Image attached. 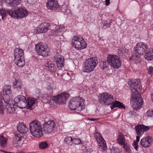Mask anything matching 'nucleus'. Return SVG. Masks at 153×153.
Segmentation results:
<instances>
[{"label": "nucleus", "mask_w": 153, "mask_h": 153, "mask_svg": "<svg viewBox=\"0 0 153 153\" xmlns=\"http://www.w3.org/2000/svg\"><path fill=\"white\" fill-rule=\"evenodd\" d=\"M128 84L132 91L131 105L134 109L140 108L143 104V100L139 92L142 88L140 80L139 79L132 80L128 81Z\"/></svg>", "instance_id": "1"}, {"label": "nucleus", "mask_w": 153, "mask_h": 153, "mask_svg": "<svg viewBox=\"0 0 153 153\" xmlns=\"http://www.w3.org/2000/svg\"><path fill=\"white\" fill-rule=\"evenodd\" d=\"M7 15H9L13 18L21 19L27 16V12L26 9L19 7L11 10H6L3 14L1 15V18L3 20L6 19V16Z\"/></svg>", "instance_id": "2"}, {"label": "nucleus", "mask_w": 153, "mask_h": 153, "mask_svg": "<svg viewBox=\"0 0 153 153\" xmlns=\"http://www.w3.org/2000/svg\"><path fill=\"white\" fill-rule=\"evenodd\" d=\"M84 101L83 99L80 97L72 98L69 102V107L71 109L81 111L85 108Z\"/></svg>", "instance_id": "3"}, {"label": "nucleus", "mask_w": 153, "mask_h": 153, "mask_svg": "<svg viewBox=\"0 0 153 153\" xmlns=\"http://www.w3.org/2000/svg\"><path fill=\"white\" fill-rule=\"evenodd\" d=\"M30 130L31 134L36 137H39L43 135L42 125L37 120L32 121L30 124Z\"/></svg>", "instance_id": "4"}, {"label": "nucleus", "mask_w": 153, "mask_h": 153, "mask_svg": "<svg viewBox=\"0 0 153 153\" xmlns=\"http://www.w3.org/2000/svg\"><path fill=\"white\" fill-rule=\"evenodd\" d=\"M97 65L96 58L92 57L86 59L84 62L82 67L83 71L89 73L93 71Z\"/></svg>", "instance_id": "5"}, {"label": "nucleus", "mask_w": 153, "mask_h": 153, "mask_svg": "<svg viewBox=\"0 0 153 153\" xmlns=\"http://www.w3.org/2000/svg\"><path fill=\"white\" fill-rule=\"evenodd\" d=\"M14 54L15 63L19 67L23 66L25 64L23 50L21 49L16 48L14 51Z\"/></svg>", "instance_id": "6"}, {"label": "nucleus", "mask_w": 153, "mask_h": 153, "mask_svg": "<svg viewBox=\"0 0 153 153\" xmlns=\"http://www.w3.org/2000/svg\"><path fill=\"white\" fill-rule=\"evenodd\" d=\"M99 97L98 101L102 104L109 106L113 102V96L107 92L100 94Z\"/></svg>", "instance_id": "7"}, {"label": "nucleus", "mask_w": 153, "mask_h": 153, "mask_svg": "<svg viewBox=\"0 0 153 153\" xmlns=\"http://www.w3.org/2000/svg\"><path fill=\"white\" fill-rule=\"evenodd\" d=\"M73 45L78 49L81 50L87 47V44L84 39L80 36H74L72 41Z\"/></svg>", "instance_id": "8"}, {"label": "nucleus", "mask_w": 153, "mask_h": 153, "mask_svg": "<svg viewBox=\"0 0 153 153\" xmlns=\"http://www.w3.org/2000/svg\"><path fill=\"white\" fill-rule=\"evenodd\" d=\"M107 60L109 64L114 69H118L121 65V61L120 57L117 55H109Z\"/></svg>", "instance_id": "9"}, {"label": "nucleus", "mask_w": 153, "mask_h": 153, "mask_svg": "<svg viewBox=\"0 0 153 153\" xmlns=\"http://www.w3.org/2000/svg\"><path fill=\"white\" fill-rule=\"evenodd\" d=\"M35 50L38 55L43 56H47L48 54V52L49 51L47 46L41 42L36 45Z\"/></svg>", "instance_id": "10"}, {"label": "nucleus", "mask_w": 153, "mask_h": 153, "mask_svg": "<svg viewBox=\"0 0 153 153\" xmlns=\"http://www.w3.org/2000/svg\"><path fill=\"white\" fill-rule=\"evenodd\" d=\"M148 45L146 43L139 42L134 48V51H135L136 56L137 57L139 56V55L143 54L148 49Z\"/></svg>", "instance_id": "11"}, {"label": "nucleus", "mask_w": 153, "mask_h": 153, "mask_svg": "<svg viewBox=\"0 0 153 153\" xmlns=\"http://www.w3.org/2000/svg\"><path fill=\"white\" fill-rule=\"evenodd\" d=\"M13 102L14 105L20 108H23L27 106V100L23 95H19L16 97Z\"/></svg>", "instance_id": "12"}, {"label": "nucleus", "mask_w": 153, "mask_h": 153, "mask_svg": "<svg viewBox=\"0 0 153 153\" xmlns=\"http://www.w3.org/2000/svg\"><path fill=\"white\" fill-rule=\"evenodd\" d=\"M56 124L54 121L50 120L45 122L43 126L44 132L46 134L51 133L55 128Z\"/></svg>", "instance_id": "13"}, {"label": "nucleus", "mask_w": 153, "mask_h": 153, "mask_svg": "<svg viewBox=\"0 0 153 153\" xmlns=\"http://www.w3.org/2000/svg\"><path fill=\"white\" fill-rule=\"evenodd\" d=\"M95 137L97 141L99 143V148L101 151L106 150L107 147L105 140L102 137V135L99 132L95 134Z\"/></svg>", "instance_id": "14"}, {"label": "nucleus", "mask_w": 153, "mask_h": 153, "mask_svg": "<svg viewBox=\"0 0 153 153\" xmlns=\"http://www.w3.org/2000/svg\"><path fill=\"white\" fill-rule=\"evenodd\" d=\"M69 96V95L68 94L63 93L59 94L57 96L54 97L53 100H55L57 103L63 104L65 103Z\"/></svg>", "instance_id": "15"}, {"label": "nucleus", "mask_w": 153, "mask_h": 153, "mask_svg": "<svg viewBox=\"0 0 153 153\" xmlns=\"http://www.w3.org/2000/svg\"><path fill=\"white\" fill-rule=\"evenodd\" d=\"M5 104L4 108H5V112L8 114H13L14 113L15 110L14 107L13 101L12 100H9L7 102L4 101Z\"/></svg>", "instance_id": "16"}, {"label": "nucleus", "mask_w": 153, "mask_h": 153, "mask_svg": "<svg viewBox=\"0 0 153 153\" xmlns=\"http://www.w3.org/2000/svg\"><path fill=\"white\" fill-rule=\"evenodd\" d=\"M50 27L49 23L44 22L41 24L36 29L34 30L36 33H40L46 32Z\"/></svg>", "instance_id": "17"}, {"label": "nucleus", "mask_w": 153, "mask_h": 153, "mask_svg": "<svg viewBox=\"0 0 153 153\" xmlns=\"http://www.w3.org/2000/svg\"><path fill=\"white\" fill-rule=\"evenodd\" d=\"M46 5L47 8L51 10H59L61 8V6L58 4L56 0H48Z\"/></svg>", "instance_id": "18"}, {"label": "nucleus", "mask_w": 153, "mask_h": 153, "mask_svg": "<svg viewBox=\"0 0 153 153\" xmlns=\"http://www.w3.org/2000/svg\"><path fill=\"white\" fill-rule=\"evenodd\" d=\"M10 86L8 85H5L3 87L2 92L1 91L3 95H4L3 100L4 101L7 102L9 100H10Z\"/></svg>", "instance_id": "19"}, {"label": "nucleus", "mask_w": 153, "mask_h": 153, "mask_svg": "<svg viewBox=\"0 0 153 153\" xmlns=\"http://www.w3.org/2000/svg\"><path fill=\"white\" fill-rule=\"evenodd\" d=\"M45 68L51 73L56 72L57 69L55 65L52 63L50 62L45 61Z\"/></svg>", "instance_id": "20"}, {"label": "nucleus", "mask_w": 153, "mask_h": 153, "mask_svg": "<svg viewBox=\"0 0 153 153\" xmlns=\"http://www.w3.org/2000/svg\"><path fill=\"white\" fill-rule=\"evenodd\" d=\"M152 138L150 136H148L141 139L140 145L144 147H147L152 144Z\"/></svg>", "instance_id": "21"}, {"label": "nucleus", "mask_w": 153, "mask_h": 153, "mask_svg": "<svg viewBox=\"0 0 153 153\" xmlns=\"http://www.w3.org/2000/svg\"><path fill=\"white\" fill-rule=\"evenodd\" d=\"M55 62L58 68H61L65 65L64 58L62 55H58L57 56L54 57Z\"/></svg>", "instance_id": "22"}, {"label": "nucleus", "mask_w": 153, "mask_h": 153, "mask_svg": "<svg viewBox=\"0 0 153 153\" xmlns=\"http://www.w3.org/2000/svg\"><path fill=\"white\" fill-rule=\"evenodd\" d=\"M15 137L14 138L12 141L13 145L14 146H18L20 145H22L23 143V138L18 134H15Z\"/></svg>", "instance_id": "23"}, {"label": "nucleus", "mask_w": 153, "mask_h": 153, "mask_svg": "<svg viewBox=\"0 0 153 153\" xmlns=\"http://www.w3.org/2000/svg\"><path fill=\"white\" fill-rule=\"evenodd\" d=\"M13 86L14 89L19 91H21L22 86V82L19 78H15V81L13 82Z\"/></svg>", "instance_id": "24"}, {"label": "nucleus", "mask_w": 153, "mask_h": 153, "mask_svg": "<svg viewBox=\"0 0 153 153\" xmlns=\"http://www.w3.org/2000/svg\"><path fill=\"white\" fill-rule=\"evenodd\" d=\"M17 128L18 131L22 134L27 133L28 130L27 128L22 123L19 124Z\"/></svg>", "instance_id": "25"}, {"label": "nucleus", "mask_w": 153, "mask_h": 153, "mask_svg": "<svg viewBox=\"0 0 153 153\" xmlns=\"http://www.w3.org/2000/svg\"><path fill=\"white\" fill-rule=\"evenodd\" d=\"M36 101V99L29 97L27 100V108L29 109H32V106Z\"/></svg>", "instance_id": "26"}, {"label": "nucleus", "mask_w": 153, "mask_h": 153, "mask_svg": "<svg viewBox=\"0 0 153 153\" xmlns=\"http://www.w3.org/2000/svg\"><path fill=\"white\" fill-rule=\"evenodd\" d=\"M21 2V0H7V5L13 7L19 4Z\"/></svg>", "instance_id": "27"}, {"label": "nucleus", "mask_w": 153, "mask_h": 153, "mask_svg": "<svg viewBox=\"0 0 153 153\" xmlns=\"http://www.w3.org/2000/svg\"><path fill=\"white\" fill-rule=\"evenodd\" d=\"M110 107L112 109L115 107H118L119 108H125V106L122 103L118 101H115L112 103Z\"/></svg>", "instance_id": "28"}, {"label": "nucleus", "mask_w": 153, "mask_h": 153, "mask_svg": "<svg viewBox=\"0 0 153 153\" xmlns=\"http://www.w3.org/2000/svg\"><path fill=\"white\" fill-rule=\"evenodd\" d=\"M144 57L148 60H153V48L150 49L149 51H148Z\"/></svg>", "instance_id": "29"}, {"label": "nucleus", "mask_w": 153, "mask_h": 153, "mask_svg": "<svg viewBox=\"0 0 153 153\" xmlns=\"http://www.w3.org/2000/svg\"><path fill=\"white\" fill-rule=\"evenodd\" d=\"M135 129L137 134L138 135L141 136L144 133L143 129L141 125H139L136 126Z\"/></svg>", "instance_id": "30"}, {"label": "nucleus", "mask_w": 153, "mask_h": 153, "mask_svg": "<svg viewBox=\"0 0 153 153\" xmlns=\"http://www.w3.org/2000/svg\"><path fill=\"white\" fill-rule=\"evenodd\" d=\"M7 141V139L6 137L3 136H0V144L2 147H5L6 146Z\"/></svg>", "instance_id": "31"}, {"label": "nucleus", "mask_w": 153, "mask_h": 153, "mask_svg": "<svg viewBox=\"0 0 153 153\" xmlns=\"http://www.w3.org/2000/svg\"><path fill=\"white\" fill-rule=\"evenodd\" d=\"M125 138L123 134H120L117 139V142L119 144L122 145L125 144Z\"/></svg>", "instance_id": "32"}, {"label": "nucleus", "mask_w": 153, "mask_h": 153, "mask_svg": "<svg viewBox=\"0 0 153 153\" xmlns=\"http://www.w3.org/2000/svg\"><path fill=\"white\" fill-rule=\"evenodd\" d=\"M110 153H122L121 148L113 147L110 149Z\"/></svg>", "instance_id": "33"}, {"label": "nucleus", "mask_w": 153, "mask_h": 153, "mask_svg": "<svg viewBox=\"0 0 153 153\" xmlns=\"http://www.w3.org/2000/svg\"><path fill=\"white\" fill-rule=\"evenodd\" d=\"M3 100L0 99V114L1 115H3L4 112H5V108H4L3 101Z\"/></svg>", "instance_id": "34"}, {"label": "nucleus", "mask_w": 153, "mask_h": 153, "mask_svg": "<svg viewBox=\"0 0 153 153\" xmlns=\"http://www.w3.org/2000/svg\"><path fill=\"white\" fill-rule=\"evenodd\" d=\"M48 147V144L46 141L41 142L39 144V148L42 149H44Z\"/></svg>", "instance_id": "35"}, {"label": "nucleus", "mask_w": 153, "mask_h": 153, "mask_svg": "<svg viewBox=\"0 0 153 153\" xmlns=\"http://www.w3.org/2000/svg\"><path fill=\"white\" fill-rule=\"evenodd\" d=\"M73 139L71 137H66L64 141L68 145H72Z\"/></svg>", "instance_id": "36"}, {"label": "nucleus", "mask_w": 153, "mask_h": 153, "mask_svg": "<svg viewBox=\"0 0 153 153\" xmlns=\"http://www.w3.org/2000/svg\"><path fill=\"white\" fill-rule=\"evenodd\" d=\"M121 52L123 56H126L128 54V49H125V48L122 47Z\"/></svg>", "instance_id": "37"}, {"label": "nucleus", "mask_w": 153, "mask_h": 153, "mask_svg": "<svg viewBox=\"0 0 153 153\" xmlns=\"http://www.w3.org/2000/svg\"><path fill=\"white\" fill-rule=\"evenodd\" d=\"M64 26L63 25L57 26L56 27V32H61L63 30Z\"/></svg>", "instance_id": "38"}, {"label": "nucleus", "mask_w": 153, "mask_h": 153, "mask_svg": "<svg viewBox=\"0 0 153 153\" xmlns=\"http://www.w3.org/2000/svg\"><path fill=\"white\" fill-rule=\"evenodd\" d=\"M81 141L79 139H73L72 144L76 145H78L81 143Z\"/></svg>", "instance_id": "39"}, {"label": "nucleus", "mask_w": 153, "mask_h": 153, "mask_svg": "<svg viewBox=\"0 0 153 153\" xmlns=\"http://www.w3.org/2000/svg\"><path fill=\"white\" fill-rule=\"evenodd\" d=\"M147 116L148 117H152L153 116V110H149L146 112Z\"/></svg>", "instance_id": "40"}, {"label": "nucleus", "mask_w": 153, "mask_h": 153, "mask_svg": "<svg viewBox=\"0 0 153 153\" xmlns=\"http://www.w3.org/2000/svg\"><path fill=\"white\" fill-rule=\"evenodd\" d=\"M148 73L150 74L153 73V68L152 67H149L147 68Z\"/></svg>", "instance_id": "41"}, {"label": "nucleus", "mask_w": 153, "mask_h": 153, "mask_svg": "<svg viewBox=\"0 0 153 153\" xmlns=\"http://www.w3.org/2000/svg\"><path fill=\"white\" fill-rule=\"evenodd\" d=\"M138 143L136 142L135 141H134L132 145L135 149L137 151L138 150Z\"/></svg>", "instance_id": "42"}, {"label": "nucleus", "mask_w": 153, "mask_h": 153, "mask_svg": "<svg viewBox=\"0 0 153 153\" xmlns=\"http://www.w3.org/2000/svg\"><path fill=\"white\" fill-rule=\"evenodd\" d=\"M144 130V133L145 131H147L149 129V128L148 126H145L144 125H141Z\"/></svg>", "instance_id": "43"}, {"label": "nucleus", "mask_w": 153, "mask_h": 153, "mask_svg": "<svg viewBox=\"0 0 153 153\" xmlns=\"http://www.w3.org/2000/svg\"><path fill=\"white\" fill-rule=\"evenodd\" d=\"M123 145V146L124 148L126 150V151H129V147L125 143Z\"/></svg>", "instance_id": "44"}, {"label": "nucleus", "mask_w": 153, "mask_h": 153, "mask_svg": "<svg viewBox=\"0 0 153 153\" xmlns=\"http://www.w3.org/2000/svg\"><path fill=\"white\" fill-rule=\"evenodd\" d=\"M110 24L109 23H107L105 25H103V27L105 29L106 28L110 27Z\"/></svg>", "instance_id": "45"}, {"label": "nucleus", "mask_w": 153, "mask_h": 153, "mask_svg": "<svg viewBox=\"0 0 153 153\" xmlns=\"http://www.w3.org/2000/svg\"><path fill=\"white\" fill-rule=\"evenodd\" d=\"M51 85L50 84L48 86V87H47V89L48 90H50V91H52V88L51 86Z\"/></svg>", "instance_id": "46"}, {"label": "nucleus", "mask_w": 153, "mask_h": 153, "mask_svg": "<svg viewBox=\"0 0 153 153\" xmlns=\"http://www.w3.org/2000/svg\"><path fill=\"white\" fill-rule=\"evenodd\" d=\"M110 0H105V4L106 6H108L110 4Z\"/></svg>", "instance_id": "47"}, {"label": "nucleus", "mask_w": 153, "mask_h": 153, "mask_svg": "<svg viewBox=\"0 0 153 153\" xmlns=\"http://www.w3.org/2000/svg\"><path fill=\"white\" fill-rule=\"evenodd\" d=\"M36 0H27V2L28 3L32 4Z\"/></svg>", "instance_id": "48"}, {"label": "nucleus", "mask_w": 153, "mask_h": 153, "mask_svg": "<svg viewBox=\"0 0 153 153\" xmlns=\"http://www.w3.org/2000/svg\"><path fill=\"white\" fill-rule=\"evenodd\" d=\"M140 137L139 136H137L136 137V140L134 141L136 142L137 143H138L140 140Z\"/></svg>", "instance_id": "49"}, {"label": "nucleus", "mask_w": 153, "mask_h": 153, "mask_svg": "<svg viewBox=\"0 0 153 153\" xmlns=\"http://www.w3.org/2000/svg\"><path fill=\"white\" fill-rule=\"evenodd\" d=\"M98 119H99V118H97V119L91 118V119H90L89 120L91 121H94L95 120H98Z\"/></svg>", "instance_id": "50"}, {"label": "nucleus", "mask_w": 153, "mask_h": 153, "mask_svg": "<svg viewBox=\"0 0 153 153\" xmlns=\"http://www.w3.org/2000/svg\"><path fill=\"white\" fill-rule=\"evenodd\" d=\"M6 1H7V0H0V1H1V2H2L5 1L6 2Z\"/></svg>", "instance_id": "51"}, {"label": "nucleus", "mask_w": 153, "mask_h": 153, "mask_svg": "<svg viewBox=\"0 0 153 153\" xmlns=\"http://www.w3.org/2000/svg\"><path fill=\"white\" fill-rule=\"evenodd\" d=\"M151 98H152V101L153 102V94H152L151 96Z\"/></svg>", "instance_id": "52"}, {"label": "nucleus", "mask_w": 153, "mask_h": 153, "mask_svg": "<svg viewBox=\"0 0 153 153\" xmlns=\"http://www.w3.org/2000/svg\"><path fill=\"white\" fill-rule=\"evenodd\" d=\"M18 153H25L24 152L22 151H20Z\"/></svg>", "instance_id": "53"}, {"label": "nucleus", "mask_w": 153, "mask_h": 153, "mask_svg": "<svg viewBox=\"0 0 153 153\" xmlns=\"http://www.w3.org/2000/svg\"><path fill=\"white\" fill-rule=\"evenodd\" d=\"M129 113H130V114H131V113H132V111H130Z\"/></svg>", "instance_id": "54"}, {"label": "nucleus", "mask_w": 153, "mask_h": 153, "mask_svg": "<svg viewBox=\"0 0 153 153\" xmlns=\"http://www.w3.org/2000/svg\"><path fill=\"white\" fill-rule=\"evenodd\" d=\"M2 14H1V13H0V16H1V15H2Z\"/></svg>", "instance_id": "55"}]
</instances>
